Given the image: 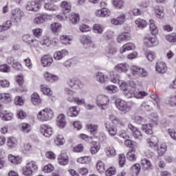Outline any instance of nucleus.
Returning <instances> with one entry per match:
<instances>
[{"label":"nucleus","instance_id":"nucleus-31","mask_svg":"<svg viewBox=\"0 0 176 176\" xmlns=\"http://www.w3.org/2000/svg\"><path fill=\"white\" fill-rule=\"evenodd\" d=\"M31 166H34L32 163H28L26 167L23 168L22 170V173L23 175L31 176L32 175V169H31Z\"/></svg>","mask_w":176,"mask_h":176},{"label":"nucleus","instance_id":"nucleus-32","mask_svg":"<svg viewBox=\"0 0 176 176\" xmlns=\"http://www.w3.org/2000/svg\"><path fill=\"white\" fill-rule=\"evenodd\" d=\"M8 160L12 163V164H20L22 162L21 157H16L12 154L8 155Z\"/></svg>","mask_w":176,"mask_h":176},{"label":"nucleus","instance_id":"nucleus-53","mask_svg":"<svg viewBox=\"0 0 176 176\" xmlns=\"http://www.w3.org/2000/svg\"><path fill=\"white\" fill-rule=\"evenodd\" d=\"M141 68L140 67L138 66H131V72L132 75L136 76H139L140 75V71H141Z\"/></svg>","mask_w":176,"mask_h":176},{"label":"nucleus","instance_id":"nucleus-41","mask_svg":"<svg viewBox=\"0 0 176 176\" xmlns=\"http://www.w3.org/2000/svg\"><path fill=\"white\" fill-rule=\"evenodd\" d=\"M41 90L45 96H52V94H53L52 89H50V88H49L46 85H41Z\"/></svg>","mask_w":176,"mask_h":176},{"label":"nucleus","instance_id":"nucleus-10","mask_svg":"<svg viewBox=\"0 0 176 176\" xmlns=\"http://www.w3.org/2000/svg\"><path fill=\"white\" fill-rule=\"evenodd\" d=\"M144 43L147 46V47H152L153 46H157L159 41H157V38H156V37H151L148 36L144 38Z\"/></svg>","mask_w":176,"mask_h":176},{"label":"nucleus","instance_id":"nucleus-60","mask_svg":"<svg viewBox=\"0 0 176 176\" xmlns=\"http://www.w3.org/2000/svg\"><path fill=\"white\" fill-rule=\"evenodd\" d=\"M51 30L54 32H57L59 30H61V24L59 23H55L51 25Z\"/></svg>","mask_w":176,"mask_h":176},{"label":"nucleus","instance_id":"nucleus-36","mask_svg":"<svg viewBox=\"0 0 176 176\" xmlns=\"http://www.w3.org/2000/svg\"><path fill=\"white\" fill-rule=\"evenodd\" d=\"M0 100L2 102L8 104V102H11L12 101V94H1L0 95Z\"/></svg>","mask_w":176,"mask_h":176},{"label":"nucleus","instance_id":"nucleus-24","mask_svg":"<svg viewBox=\"0 0 176 176\" xmlns=\"http://www.w3.org/2000/svg\"><path fill=\"white\" fill-rule=\"evenodd\" d=\"M101 148V145L100 144V142H92L90 148V152L92 155H96L97 152L100 151Z\"/></svg>","mask_w":176,"mask_h":176},{"label":"nucleus","instance_id":"nucleus-11","mask_svg":"<svg viewBox=\"0 0 176 176\" xmlns=\"http://www.w3.org/2000/svg\"><path fill=\"white\" fill-rule=\"evenodd\" d=\"M58 161L60 166H67L69 162V158H68V155L65 153H62L58 157Z\"/></svg>","mask_w":176,"mask_h":176},{"label":"nucleus","instance_id":"nucleus-23","mask_svg":"<svg viewBox=\"0 0 176 176\" xmlns=\"http://www.w3.org/2000/svg\"><path fill=\"white\" fill-rule=\"evenodd\" d=\"M60 6L62 8V12L63 14H67V13H69L71 12V8H72L71 3H68L67 1H63L60 3Z\"/></svg>","mask_w":176,"mask_h":176},{"label":"nucleus","instance_id":"nucleus-62","mask_svg":"<svg viewBox=\"0 0 176 176\" xmlns=\"http://www.w3.org/2000/svg\"><path fill=\"white\" fill-rule=\"evenodd\" d=\"M106 90H107V91H111V93L114 94L119 91V89L115 85H108L107 87H106Z\"/></svg>","mask_w":176,"mask_h":176},{"label":"nucleus","instance_id":"nucleus-6","mask_svg":"<svg viewBox=\"0 0 176 176\" xmlns=\"http://www.w3.org/2000/svg\"><path fill=\"white\" fill-rule=\"evenodd\" d=\"M40 133L44 137L50 138V137L53 135V128L47 124H42L40 126Z\"/></svg>","mask_w":176,"mask_h":176},{"label":"nucleus","instance_id":"nucleus-25","mask_svg":"<svg viewBox=\"0 0 176 176\" xmlns=\"http://www.w3.org/2000/svg\"><path fill=\"white\" fill-rule=\"evenodd\" d=\"M31 101L33 105H39L42 102L41 97L36 92H34L33 94H32Z\"/></svg>","mask_w":176,"mask_h":176},{"label":"nucleus","instance_id":"nucleus-50","mask_svg":"<svg viewBox=\"0 0 176 176\" xmlns=\"http://www.w3.org/2000/svg\"><path fill=\"white\" fill-rule=\"evenodd\" d=\"M0 118L2 120H12V114L8 113V111H3L0 113Z\"/></svg>","mask_w":176,"mask_h":176},{"label":"nucleus","instance_id":"nucleus-64","mask_svg":"<svg viewBox=\"0 0 176 176\" xmlns=\"http://www.w3.org/2000/svg\"><path fill=\"white\" fill-rule=\"evenodd\" d=\"M0 72L5 73L10 72V67H9V65L7 64L1 65H0Z\"/></svg>","mask_w":176,"mask_h":176},{"label":"nucleus","instance_id":"nucleus-3","mask_svg":"<svg viewBox=\"0 0 176 176\" xmlns=\"http://www.w3.org/2000/svg\"><path fill=\"white\" fill-rule=\"evenodd\" d=\"M80 42L85 49H96V44L93 41V38L90 36L83 35L80 37Z\"/></svg>","mask_w":176,"mask_h":176},{"label":"nucleus","instance_id":"nucleus-2","mask_svg":"<svg viewBox=\"0 0 176 176\" xmlns=\"http://www.w3.org/2000/svg\"><path fill=\"white\" fill-rule=\"evenodd\" d=\"M54 118V112L52 109L45 108L38 112L37 118L40 122H47Z\"/></svg>","mask_w":176,"mask_h":176},{"label":"nucleus","instance_id":"nucleus-35","mask_svg":"<svg viewBox=\"0 0 176 176\" xmlns=\"http://www.w3.org/2000/svg\"><path fill=\"white\" fill-rule=\"evenodd\" d=\"M149 28L153 35H157V32H159V30H157V27H156L155 21L153 19L149 20Z\"/></svg>","mask_w":176,"mask_h":176},{"label":"nucleus","instance_id":"nucleus-28","mask_svg":"<svg viewBox=\"0 0 176 176\" xmlns=\"http://www.w3.org/2000/svg\"><path fill=\"white\" fill-rule=\"evenodd\" d=\"M67 113L70 118H76V116L79 115V111L76 109V107L74 106L67 109Z\"/></svg>","mask_w":176,"mask_h":176},{"label":"nucleus","instance_id":"nucleus-18","mask_svg":"<svg viewBox=\"0 0 176 176\" xmlns=\"http://www.w3.org/2000/svg\"><path fill=\"white\" fill-rule=\"evenodd\" d=\"M17 139L14 137H10L7 140V146L9 149H14L17 146Z\"/></svg>","mask_w":176,"mask_h":176},{"label":"nucleus","instance_id":"nucleus-47","mask_svg":"<svg viewBox=\"0 0 176 176\" xmlns=\"http://www.w3.org/2000/svg\"><path fill=\"white\" fill-rule=\"evenodd\" d=\"M141 165L142 166L144 170H149V168H151V167H152L151 161H149V160H146V159L142 160Z\"/></svg>","mask_w":176,"mask_h":176},{"label":"nucleus","instance_id":"nucleus-52","mask_svg":"<svg viewBox=\"0 0 176 176\" xmlns=\"http://www.w3.org/2000/svg\"><path fill=\"white\" fill-rule=\"evenodd\" d=\"M96 170L98 173H104L105 171V165L102 161H98L96 164Z\"/></svg>","mask_w":176,"mask_h":176},{"label":"nucleus","instance_id":"nucleus-51","mask_svg":"<svg viewBox=\"0 0 176 176\" xmlns=\"http://www.w3.org/2000/svg\"><path fill=\"white\" fill-rule=\"evenodd\" d=\"M141 170V165L139 164H135L132 166V174L133 176H137L140 174V171Z\"/></svg>","mask_w":176,"mask_h":176},{"label":"nucleus","instance_id":"nucleus-46","mask_svg":"<svg viewBox=\"0 0 176 176\" xmlns=\"http://www.w3.org/2000/svg\"><path fill=\"white\" fill-rule=\"evenodd\" d=\"M87 128L91 134H94L98 131V126L94 124H89L87 125Z\"/></svg>","mask_w":176,"mask_h":176},{"label":"nucleus","instance_id":"nucleus-45","mask_svg":"<svg viewBox=\"0 0 176 176\" xmlns=\"http://www.w3.org/2000/svg\"><path fill=\"white\" fill-rule=\"evenodd\" d=\"M60 41L63 45H71L72 37L71 36L63 35L60 36Z\"/></svg>","mask_w":176,"mask_h":176},{"label":"nucleus","instance_id":"nucleus-40","mask_svg":"<svg viewBox=\"0 0 176 176\" xmlns=\"http://www.w3.org/2000/svg\"><path fill=\"white\" fill-rule=\"evenodd\" d=\"M69 20L72 24H78V22L80 21V17L78 14L72 13L69 16Z\"/></svg>","mask_w":176,"mask_h":176},{"label":"nucleus","instance_id":"nucleus-13","mask_svg":"<svg viewBox=\"0 0 176 176\" xmlns=\"http://www.w3.org/2000/svg\"><path fill=\"white\" fill-rule=\"evenodd\" d=\"M96 16L97 17H109L111 16V11L108 8H103L96 12Z\"/></svg>","mask_w":176,"mask_h":176},{"label":"nucleus","instance_id":"nucleus-30","mask_svg":"<svg viewBox=\"0 0 176 176\" xmlns=\"http://www.w3.org/2000/svg\"><path fill=\"white\" fill-rule=\"evenodd\" d=\"M109 119L116 126H124V123L123 122L120 121V120H119V118L116 116H115L113 114H111L109 116Z\"/></svg>","mask_w":176,"mask_h":176},{"label":"nucleus","instance_id":"nucleus-16","mask_svg":"<svg viewBox=\"0 0 176 176\" xmlns=\"http://www.w3.org/2000/svg\"><path fill=\"white\" fill-rule=\"evenodd\" d=\"M43 67H50L53 63V58L50 55H45L41 58Z\"/></svg>","mask_w":176,"mask_h":176},{"label":"nucleus","instance_id":"nucleus-22","mask_svg":"<svg viewBox=\"0 0 176 176\" xmlns=\"http://www.w3.org/2000/svg\"><path fill=\"white\" fill-rule=\"evenodd\" d=\"M67 124V121H65V116L64 114H60L57 118V126L60 129H64Z\"/></svg>","mask_w":176,"mask_h":176},{"label":"nucleus","instance_id":"nucleus-34","mask_svg":"<svg viewBox=\"0 0 176 176\" xmlns=\"http://www.w3.org/2000/svg\"><path fill=\"white\" fill-rule=\"evenodd\" d=\"M141 107L146 111H152V109H153V107H155V103L152 101L143 102Z\"/></svg>","mask_w":176,"mask_h":176},{"label":"nucleus","instance_id":"nucleus-49","mask_svg":"<svg viewBox=\"0 0 176 176\" xmlns=\"http://www.w3.org/2000/svg\"><path fill=\"white\" fill-rule=\"evenodd\" d=\"M112 3L115 8H117V9H122L124 5V1H123V0H113Z\"/></svg>","mask_w":176,"mask_h":176},{"label":"nucleus","instance_id":"nucleus-5","mask_svg":"<svg viewBox=\"0 0 176 176\" xmlns=\"http://www.w3.org/2000/svg\"><path fill=\"white\" fill-rule=\"evenodd\" d=\"M116 105L118 109L124 113H127V112H130V111H131V106L129 105L127 102L122 99H117L116 100Z\"/></svg>","mask_w":176,"mask_h":176},{"label":"nucleus","instance_id":"nucleus-38","mask_svg":"<svg viewBox=\"0 0 176 176\" xmlns=\"http://www.w3.org/2000/svg\"><path fill=\"white\" fill-rule=\"evenodd\" d=\"M54 143L58 146H60L61 145H64V144L65 143V139H64V136H63L62 135H56L55 139H54Z\"/></svg>","mask_w":176,"mask_h":176},{"label":"nucleus","instance_id":"nucleus-15","mask_svg":"<svg viewBox=\"0 0 176 176\" xmlns=\"http://www.w3.org/2000/svg\"><path fill=\"white\" fill-rule=\"evenodd\" d=\"M156 71L159 74H166L167 72V66L164 62L159 61L156 63Z\"/></svg>","mask_w":176,"mask_h":176},{"label":"nucleus","instance_id":"nucleus-48","mask_svg":"<svg viewBox=\"0 0 176 176\" xmlns=\"http://www.w3.org/2000/svg\"><path fill=\"white\" fill-rule=\"evenodd\" d=\"M90 160L91 159L89 157H80L78 159H77L78 163H80V164H89L90 163Z\"/></svg>","mask_w":176,"mask_h":176},{"label":"nucleus","instance_id":"nucleus-12","mask_svg":"<svg viewBox=\"0 0 176 176\" xmlns=\"http://www.w3.org/2000/svg\"><path fill=\"white\" fill-rule=\"evenodd\" d=\"M44 78L47 82H50L51 83L57 82L60 79L57 75H54L49 72H46L44 74Z\"/></svg>","mask_w":176,"mask_h":176},{"label":"nucleus","instance_id":"nucleus-9","mask_svg":"<svg viewBox=\"0 0 176 176\" xmlns=\"http://www.w3.org/2000/svg\"><path fill=\"white\" fill-rule=\"evenodd\" d=\"M39 8H41V5H39V3L36 1H28L25 6L26 10L30 12H38Z\"/></svg>","mask_w":176,"mask_h":176},{"label":"nucleus","instance_id":"nucleus-14","mask_svg":"<svg viewBox=\"0 0 176 176\" xmlns=\"http://www.w3.org/2000/svg\"><path fill=\"white\" fill-rule=\"evenodd\" d=\"M129 34H130L129 30H128L127 32H123L120 34H118L117 37V42L118 43H122V42H126V41H128L129 38H130V36H129Z\"/></svg>","mask_w":176,"mask_h":176},{"label":"nucleus","instance_id":"nucleus-4","mask_svg":"<svg viewBox=\"0 0 176 176\" xmlns=\"http://www.w3.org/2000/svg\"><path fill=\"white\" fill-rule=\"evenodd\" d=\"M96 105L100 109H107L109 105V98L104 95L98 96L96 98Z\"/></svg>","mask_w":176,"mask_h":176},{"label":"nucleus","instance_id":"nucleus-37","mask_svg":"<svg viewBox=\"0 0 176 176\" xmlns=\"http://www.w3.org/2000/svg\"><path fill=\"white\" fill-rule=\"evenodd\" d=\"M104 151L106 155L108 156V157H113V156L116 155V151L112 146H107Z\"/></svg>","mask_w":176,"mask_h":176},{"label":"nucleus","instance_id":"nucleus-7","mask_svg":"<svg viewBox=\"0 0 176 176\" xmlns=\"http://www.w3.org/2000/svg\"><path fill=\"white\" fill-rule=\"evenodd\" d=\"M24 17V12L20 8H15L12 12V19L14 23H20L21 19Z\"/></svg>","mask_w":176,"mask_h":176},{"label":"nucleus","instance_id":"nucleus-20","mask_svg":"<svg viewBox=\"0 0 176 176\" xmlns=\"http://www.w3.org/2000/svg\"><path fill=\"white\" fill-rule=\"evenodd\" d=\"M106 130L108 131L109 134L113 137V135H116V133H118V129L113 125L111 124L109 122H107L105 124Z\"/></svg>","mask_w":176,"mask_h":176},{"label":"nucleus","instance_id":"nucleus-21","mask_svg":"<svg viewBox=\"0 0 176 176\" xmlns=\"http://www.w3.org/2000/svg\"><path fill=\"white\" fill-rule=\"evenodd\" d=\"M20 130L24 134H28L32 130L31 124L25 122L21 123L19 125Z\"/></svg>","mask_w":176,"mask_h":176},{"label":"nucleus","instance_id":"nucleus-54","mask_svg":"<svg viewBox=\"0 0 176 176\" xmlns=\"http://www.w3.org/2000/svg\"><path fill=\"white\" fill-rule=\"evenodd\" d=\"M145 57H146L148 61H153L155 58H156V53L148 51L145 54Z\"/></svg>","mask_w":176,"mask_h":176},{"label":"nucleus","instance_id":"nucleus-61","mask_svg":"<svg viewBox=\"0 0 176 176\" xmlns=\"http://www.w3.org/2000/svg\"><path fill=\"white\" fill-rule=\"evenodd\" d=\"M166 41H168L170 43H174L175 42H176V34L173 33L172 34L167 35Z\"/></svg>","mask_w":176,"mask_h":176},{"label":"nucleus","instance_id":"nucleus-29","mask_svg":"<svg viewBox=\"0 0 176 176\" xmlns=\"http://www.w3.org/2000/svg\"><path fill=\"white\" fill-rule=\"evenodd\" d=\"M153 126L151 124H143L142 126V130L146 133L148 135H152L153 134Z\"/></svg>","mask_w":176,"mask_h":176},{"label":"nucleus","instance_id":"nucleus-33","mask_svg":"<svg viewBox=\"0 0 176 176\" xmlns=\"http://www.w3.org/2000/svg\"><path fill=\"white\" fill-rule=\"evenodd\" d=\"M65 94H67V100L69 102H74L75 100V97H74V94L75 92L71 90L69 88H65Z\"/></svg>","mask_w":176,"mask_h":176},{"label":"nucleus","instance_id":"nucleus-42","mask_svg":"<svg viewBox=\"0 0 176 176\" xmlns=\"http://www.w3.org/2000/svg\"><path fill=\"white\" fill-rule=\"evenodd\" d=\"M126 158L128 160H130V162H134L137 160V155H135V149H133L131 151L128 152L126 154Z\"/></svg>","mask_w":176,"mask_h":176},{"label":"nucleus","instance_id":"nucleus-44","mask_svg":"<svg viewBox=\"0 0 176 176\" xmlns=\"http://www.w3.org/2000/svg\"><path fill=\"white\" fill-rule=\"evenodd\" d=\"M25 38H28V41H27L30 46H33V47H38L39 46V41L38 40L32 38V37L27 35Z\"/></svg>","mask_w":176,"mask_h":176},{"label":"nucleus","instance_id":"nucleus-59","mask_svg":"<svg viewBox=\"0 0 176 176\" xmlns=\"http://www.w3.org/2000/svg\"><path fill=\"white\" fill-rule=\"evenodd\" d=\"M118 85L120 86V90H122L123 91H127V89H129V86L123 80H119Z\"/></svg>","mask_w":176,"mask_h":176},{"label":"nucleus","instance_id":"nucleus-17","mask_svg":"<svg viewBox=\"0 0 176 176\" xmlns=\"http://www.w3.org/2000/svg\"><path fill=\"white\" fill-rule=\"evenodd\" d=\"M135 50V45L133 43H127L124 44L120 49V53L122 54L125 52H129L130 50Z\"/></svg>","mask_w":176,"mask_h":176},{"label":"nucleus","instance_id":"nucleus-19","mask_svg":"<svg viewBox=\"0 0 176 176\" xmlns=\"http://www.w3.org/2000/svg\"><path fill=\"white\" fill-rule=\"evenodd\" d=\"M95 78L99 83H105L108 80V76L103 74L102 72H98L95 74Z\"/></svg>","mask_w":176,"mask_h":176},{"label":"nucleus","instance_id":"nucleus-56","mask_svg":"<svg viewBox=\"0 0 176 176\" xmlns=\"http://www.w3.org/2000/svg\"><path fill=\"white\" fill-rule=\"evenodd\" d=\"M167 151V144L166 143L161 144L160 146L158 148V154L162 156L164 153H166Z\"/></svg>","mask_w":176,"mask_h":176},{"label":"nucleus","instance_id":"nucleus-27","mask_svg":"<svg viewBox=\"0 0 176 176\" xmlns=\"http://www.w3.org/2000/svg\"><path fill=\"white\" fill-rule=\"evenodd\" d=\"M68 54V52L65 50H62L61 51L56 52L54 54V60H56L57 61L61 60L64 56H67Z\"/></svg>","mask_w":176,"mask_h":176},{"label":"nucleus","instance_id":"nucleus-39","mask_svg":"<svg viewBox=\"0 0 176 176\" xmlns=\"http://www.w3.org/2000/svg\"><path fill=\"white\" fill-rule=\"evenodd\" d=\"M44 8L46 10H50V12H56V10H58V7L52 3H45Z\"/></svg>","mask_w":176,"mask_h":176},{"label":"nucleus","instance_id":"nucleus-63","mask_svg":"<svg viewBox=\"0 0 176 176\" xmlns=\"http://www.w3.org/2000/svg\"><path fill=\"white\" fill-rule=\"evenodd\" d=\"M116 173V168H115L114 167H110L105 171V175L107 176H111L115 175Z\"/></svg>","mask_w":176,"mask_h":176},{"label":"nucleus","instance_id":"nucleus-26","mask_svg":"<svg viewBox=\"0 0 176 176\" xmlns=\"http://www.w3.org/2000/svg\"><path fill=\"white\" fill-rule=\"evenodd\" d=\"M116 71L118 72H127L129 71V64L120 63L115 67Z\"/></svg>","mask_w":176,"mask_h":176},{"label":"nucleus","instance_id":"nucleus-58","mask_svg":"<svg viewBox=\"0 0 176 176\" xmlns=\"http://www.w3.org/2000/svg\"><path fill=\"white\" fill-rule=\"evenodd\" d=\"M117 52H118V50H116L113 47L109 46L108 48L106 49V53L107 54H109V56H113L116 54Z\"/></svg>","mask_w":176,"mask_h":176},{"label":"nucleus","instance_id":"nucleus-57","mask_svg":"<svg viewBox=\"0 0 176 176\" xmlns=\"http://www.w3.org/2000/svg\"><path fill=\"white\" fill-rule=\"evenodd\" d=\"M42 32H43V30L39 28L32 30V34L36 36V38H41V36H42Z\"/></svg>","mask_w":176,"mask_h":176},{"label":"nucleus","instance_id":"nucleus-43","mask_svg":"<svg viewBox=\"0 0 176 176\" xmlns=\"http://www.w3.org/2000/svg\"><path fill=\"white\" fill-rule=\"evenodd\" d=\"M135 24L138 27V28H145L148 25V23H146V21L144 19H138L135 21Z\"/></svg>","mask_w":176,"mask_h":176},{"label":"nucleus","instance_id":"nucleus-1","mask_svg":"<svg viewBox=\"0 0 176 176\" xmlns=\"http://www.w3.org/2000/svg\"><path fill=\"white\" fill-rule=\"evenodd\" d=\"M136 87L137 85H135V82L131 81L129 82V87L128 88V91L125 93V96L127 98H131L133 97H135V98H142V97H145V96L148 94L145 91H138Z\"/></svg>","mask_w":176,"mask_h":176},{"label":"nucleus","instance_id":"nucleus-8","mask_svg":"<svg viewBox=\"0 0 176 176\" xmlns=\"http://www.w3.org/2000/svg\"><path fill=\"white\" fill-rule=\"evenodd\" d=\"M128 129L132 132L134 138L136 140H142V133L141 131H140V130H138L137 127L129 123L128 124Z\"/></svg>","mask_w":176,"mask_h":176},{"label":"nucleus","instance_id":"nucleus-55","mask_svg":"<svg viewBox=\"0 0 176 176\" xmlns=\"http://www.w3.org/2000/svg\"><path fill=\"white\" fill-rule=\"evenodd\" d=\"M93 30L95 34H102L104 32V27L99 24H95Z\"/></svg>","mask_w":176,"mask_h":176}]
</instances>
